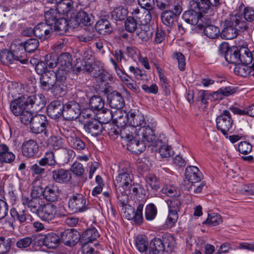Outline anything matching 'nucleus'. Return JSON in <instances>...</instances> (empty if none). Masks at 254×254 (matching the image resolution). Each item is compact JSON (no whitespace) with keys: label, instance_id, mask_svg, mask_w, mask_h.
Segmentation results:
<instances>
[{"label":"nucleus","instance_id":"393cba45","mask_svg":"<svg viewBox=\"0 0 254 254\" xmlns=\"http://www.w3.org/2000/svg\"><path fill=\"white\" fill-rule=\"evenodd\" d=\"M138 137V136L135 134L133 138L129 140L127 143L128 150L135 154H138L142 152L146 146L145 143Z\"/></svg>","mask_w":254,"mask_h":254},{"label":"nucleus","instance_id":"f03ea898","mask_svg":"<svg viewBox=\"0 0 254 254\" xmlns=\"http://www.w3.org/2000/svg\"><path fill=\"white\" fill-rule=\"evenodd\" d=\"M131 172V168L128 163L120 164L118 175L114 182L117 196L122 203H125V199L127 197V192H131L133 184Z\"/></svg>","mask_w":254,"mask_h":254},{"label":"nucleus","instance_id":"4468645a","mask_svg":"<svg viewBox=\"0 0 254 254\" xmlns=\"http://www.w3.org/2000/svg\"><path fill=\"white\" fill-rule=\"evenodd\" d=\"M144 204L140 202L135 211L133 207H129L127 208L125 212V217L128 220H133L135 224L140 225L143 220V208Z\"/></svg>","mask_w":254,"mask_h":254},{"label":"nucleus","instance_id":"603ef678","mask_svg":"<svg viewBox=\"0 0 254 254\" xmlns=\"http://www.w3.org/2000/svg\"><path fill=\"white\" fill-rule=\"evenodd\" d=\"M38 164L42 166H55L57 164L54 154L52 151L46 152L44 157L38 161Z\"/></svg>","mask_w":254,"mask_h":254},{"label":"nucleus","instance_id":"20e7f679","mask_svg":"<svg viewBox=\"0 0 254 254\" xmlns=\"http://www.w3.org/2000/svg\"><path fill=\"white\" fill-rule=\"evenodd\" d=\"M98 230L94 227L87 229L79 236V242L82 246L83 254H94L96 253L94 247L97 243L93 244L99 237Z\"/></svg>","mask_w":254,"mask_h":254},{"label":"nucleus","instance_id":"c9c22d12","mask_svg":"<svg viewBox=\"0 0 254 254\" xmlns=\"http://www.w3.org/2000/svg\"><path fill=\"white\" fill-rule=\"evenodd\" d=\"M61 241V238L54 233H49L45 235L44 239V244L50 249L57 248Z\"/></svg>","mask_w":254,"mask_h":254},{"label":"nucleus","instance_id":"58836bf2","mask_svg":"<svg viewBox=\"0 0 254 254\" xmlns=\"http://www.w3.org/2000/svg\"><path fill=\"white\" fill-rule=\"evenodd\" d=\"M14 239L0 236V254H7L14 244Z\"/></svg>","mask_w":254,"mask_h":254},{"label":"nucleus","instance_id":"680f3d73","mask_svg":"<svg viewBox=\"0 0 254 254\" xmlns=\"http://www.w3.org/2000/svg\"><path fill=\"white\" fill-rule=\"evenodd\" d=\"M146 182L153 190L157 191L159 189L160 185L158 179L154 175L149 174L146 176Z\"/></svg>","mask_w":254,"mask_h":254},{"label":"nucleus","instance_id":"c03bdc74","mask_svg":"<svg viewBox=\"0 0 254 254\" xmlns=\"http://www.w3.org/2000/svg\"><path fill=\"white\" fill-rule=\"evenodd\" d=\"M121 128L118 125L113 123H109L104 127V130L108 134L112 139H115L119 135Z\"/></svg>","mask_w":254,"mask_h":254},{"label":"nucleus","instance_id":"473e14b6","mask_svg":"<svg viewBox=\"0 0 254 254\" xmlns=\"http://www.w3.org/2000/svg\"><path fill=\"white\" fill-rule=\"evenodd\" d=\"M225 58L230 64H236L240 63V48L236 46L230 47L225 54Z\"/></svg>","mask_w":254,"mask_h":254},{"label":"nucleus","instance_id":"13d9d810","mask_svg":"<svg viewBox=\"0 0 254 254\" xmlns=\"http://www.w3.org/2000/svg\"><path fill=\"white\" fill-rule=\"evenodd\" d=\"M157 209L153 203H149L145 209V218L147 221H152L157 215Z\"/></svg>","mask_w":254,"mask_h":254},{"label":"nucleus","instance_id":"a18cd8bd","mask_svg":"<svg viewBox=\"0 0 254 254\" xmlns=\"http://www.w3.org/2000/svg\"><path fill=\"white\" fill-rule=\"evenodd\" d=\"M44 16L46 21L45 23L53 28V25L56 22L57 19L60 17V14L57 10L50 9L45 12Z\"/></svg>","mask_w":254,"mask_h":254},{"label":"nucleus","instance_id":"a878e982","mask_svg":"<svg viewBox=\"0 0 254 254\" xmlns=\"http://www.w3.org/2000/svg\"><path fill=\"white\" fill-rule=\"evenodd\" d=\"M59 69L65 72L66 77L67 72L72 67V58L71 55L68 53H63L59 56L58 61Z\"/></svg>","mask_w":254,"mask_h":254},{"label":"nucleus","instance_id":"39448f33","mask_svg":"<svg viewBox=\"0 0 254 254\" xmlns=\"http://www.w3.org/2000/svg\"><path fill=\"white\" fill-rule=\"evenodd\" d=\"M10 108L12 113L15 116H19L21 122L24 125L29 124L31 115L29 111L26 97L21 96L13 100L10 104Z\"/></svg>","mask_w":254,"mask_h":254},{"label":"nucleus","instance_id":"6e6d98bb","mask_svg":"<svg viewBox=\"0 0 254 254\" xmlns=\"http://www.w3.org/2000/svg\"><path fill=\"white\" fill-rule=\"evenodd\" d=\"M98 119L101 124H105V125L109 124V122L112 119L113 115L111 111L109 109L104 108L98 113Z\"/></svg>","mask_w":254,"mask_h":254},{"label":"nucleus","instance_id":"4be33fe9","mask_svg":"<svg viewBox=\"0 0 254 254\" xmlns=\"http://www.w3.org/2000/svg\"><path fill=\"white\" fill-rule=\"evenodd\" d=\"M11 49L13 55L15 64L19 62L22 64H26L28 63V57L26 52L20 43L18 45H12Z\"/></svg>","mask_w":254,"mask_h":254},{"label":"nucleus","instance_id":"412c9836","mask_svg":"<svg viewBox=\"0 0 254 254\" xmlns=\"http://www.w3.org/2000/svg\"><path fill=\"white\" fill-rule=\"evenodd\" d=\"M84 128L88 133L97 136L101 134L104 130V127L100 121L94 119L86 122L84 125Z\"/></svg>","mask_w":254,"mask_h":254},{"label":"nucleus","instance_id":"cd10ccee","mask_svg":"<svg viewBox=\"0 0 254 254\" xmlns=\"http://www.w3.org/2000/svg\"><path fill=\"white\" fill-rule=\"evenodd\" d=\"M22 203L27 206L31 212L36 213L37 215L44 204L42 198H31L30 199L26 197L22 198Z\"/></svg>","mask_w":254,"mask_h":254},{"label":"nucleus","instance_id":"c85d7f7f","mask_svg":"<svg viewBox=\"0 0 254 254\" xmlns=\"http://www.w3.org/2000/svg\"><path fill=\"white\" fill-rule=\"evenodd\" d=\"M15 158V155L9 151L8 147L4 143L0 144V167L3 163H11Z\"/></svg>","mask_w":254,"mask_h":254},{"label":"nucleus","instance_id":"b1692460","mask_svg":"<svg viewBox=\"0 0 254 254\" xmlns=\"http://www.w3.org/2000/svg\"><path fill=\"white\" fill-rule=\"evenodd\" d=\"M55 205L52 203L43 204L38 216L45 221H49L55 218Z\"/></svg>","mask_w":254,"mask_h":254},{"label":"nucleus","instance_id":"79ce46f5","mask_svg":"<svg viewBox=\"0 0 254 254\" xmlns=\"http://www.w3.org/2000/svg\"><path fill=\"white\" fill-rule=\"evenodd\" d=\"M248 64L241 63L236 64L234 68L235 73L241 76L246 77L251 72L253 73L252 66H248Z\"/></svg>","mask_w":254,"mask_h":254},{"label":"nucleus","instance_id":"5701e85b","mask_svg":"<svg viewBox=\"0 0 254 254\" xmlns=\"http://www.w3.org/2000/svg\"><path fill=\"white\" fill-rule=\"evenodd\" d=\"M107 98L108 103L112 108L119 110L123 108L125 105L123 97L116 91L109 93Z\"/></svg>","mask_w":254,"mask_h":254},{"label":"nucleus","instance_id":"864d4df0","mask_svg":"<svg viewBox=\"0 0 254 254\" xmlns=\"http://www.w3.org/2000/svg\"><path fill=\"white\" fill-rule=\"evenodd\" d=\"M127 10L123 6H120L115 8L111 12V16L116 20H123L125 19L127 15Z\"/></svg>","mask_w":254,"mask_h":254},{"label":"nucleus","instance_id":"ea45409f","mask_svg":"<svg viewBox=\"0 0 254 254\" xmlns=\"http://www.w3.org/2000/svg\"><path fill=\"white\" fill-rule=\"evenodd\" d=\"M105 101L100 96L94 95L89 100V107L91 109L94 111L99 112L105 108Z\"/></svg>","mask_w":254,"mask_h":254},{"label":"nucleus","instance_id":"e433bc0d","mask_svg":"<svg viewBox=\"0 0 254 254\" xmlns=\"http://www.w3.org/2000/svg\"><path fill=\"white\" fill-rule=\"evenodd\" d=\"M207 0H191L190 4L192 8H195L201 15L206 13L210 9Z\"/></svg>","mask_w":254,"mask_h":254},{"label":"nucleus","instance_id":"f8f14e48","mask_svg":"<svg viewBox=\"0 0 254 254\" xmlns=\"http://www.w3.org/2000/svg\"><path fill=\"white\" fill-rule=\"evenodd\" d=\"M29 124L33 132L40 133L46 129L48 125V121L46 116L38 114L33 117L31 116Z\"/></svg>","mask_w":254,"mask_h":254},{"label":"nucleus","instance_id":"6ab92c4d","mask_svg":"<svg viewBox=\"0 0 254 254\" xmlns=\"http://www.w3.org/2000/svg\"><path fill=\"white\" fill-rule=\"evenodd\" d=\"M64 103L60 100L52 101L48 106L47 111L48 116L52 119H56L63 115Z\"/></svg>","mask_w":254,"mask_h":254},{"label":"nucleus","instance_id":"7c9ffc66","mask_svg":"<svg viewBox=\"0 0 254 254\" xmlns=\"http://www.w3.org/2000/svg\"><path fill=\"white\" fill-rule=\"evenodd\" d=\"M66 138L69 145L74 149L81 151L85 148L86 144L81 139L77 136L73 131H70Z\"/></svg>","mask_w":254,"mask_h":254},{"label":"nucleus","instance_id":"72a5a7b5","mask_svg":"<svg viewBox=\"0 0 254 254\" xmlns=\"http://www.w3.org/2000/svg\"><path fill=\"white\" fill-rule=\"evenodd\" d=\"M161 19L164 25L168 27H173L177 22L178 17L173 10H169L162 13Z\"/></svg>","mask_w":254,"mask_h":254},{"label":"nucleus","instance_id":"aec40b11","mask_svg":"<svg viewBox=\"0 0 254 254\" xmlns=\"http://www.w3.org/2000/svg\"><path fill=\"white\" fill-rule=\"evenodd\" d=\"M52 178L56 183L66 184L71 181L72 176L68 170L59 168L52 171Z\"/></svg>","mask_w":254,"mask_h":254},{"label":"nucleus","instance_id":"8fccbe9b","mask_svg":"<svg viewBox=\"0 0 254 254\" xmlns=\"http://www.w3.org/2000/svg\"><path fill=\"white\" fill-rule=\"evenodd\" d=\"M73 8L72 2L70 0H61L57 3L58 12L64 14H67Z\"/></svg>","mask_w":254,"mask_h":254},{"label":"nucleus","instance_id":"0eeeda50","mask_svg":"<svg viewBox=\"0 0 254 254\" xmlns=\"http://www.w3.org/2000/svg\"><path fill=\"white\" fill-rule=\"evenodd\" d=\"M150 120V119H146L141 114L129 112L127 116H120L117 122L121 126H123V124H126L127 123L135 128L137 127H141L144 126L146 124V122Z\"/></svg>","mask_w":254,"mask_h":254},{"label":"nucleus","instance_id":"ddd939ff","mask_svg":"<svg viewBox=\"0 0 254 254\" xmlns=\"http://www.w3.org/2000/svg\"><path fill=\"white\" fill-rule=\"evenodd\" d=\"M81 113L79 104L74 101L68 102L64 105L63 118L67 121L76 119Z\"/></svg>","mask_w":254,"mask_h":254},{"label":"nucleus","instance_id":"774afa93","mask_svg":"<svg viewBox=\"0 0 254 254\" xmlns=\"http://www.w3.org/2000/svg\"><path fill=\"white\" fill-rule=\"evenodd\" d=\"M148 242L142 236H138L136 238L135 245L139 252H145L148 248Z\"/></svg>","mask_w":254,"mask_h":254},{"label":"nucleus","instance_id":"69168bd1","mask_svg":"<svg viewBox=\"0 0 254 254\" xmlns=\"http://www.w3.org/2000/svg\"><path fill=\"white\" fill-rule=\"evenodd\" d=\"M59 57L55 54H48L45 57V62L49 67L54 68L58 65Z\"/></svg>","mask_w":254,"mask_h":254},{"label":"nucleus","instance_id":"09e8293b","mask_svg":"<svg viewBox=\"0 0 254 254\" xmlns=\"http://www.w3.org/2000/svg\"><path fill=\"white\" fill-rule=\"evenodd\" d=\"M252 52L247 47L240 48V63L245 64H252Z\"/></svg>","mask_w":254,"mask_h":254},{"label":"nucleus","instance_id":"f257e3e1","mask_svg":"<svg viewBox=\"0 0 254 254\" xmlns=\"http://www.w3.org/2000/svg\"><path fill=\"white\" fill-rule=\"evenodd\" d=\"M65 72L61 70H49L40 77V87L44 91H51L56 95L63 93L66 88Z\"/></svg>","mask_w":254,"mask_h":254},{"label":"nucleus","instance_id":"a211bd4d","mask_svg":"<svg viewBox=\"0 0 254 254\" xmlns=\"http://www.w3.org/2000/svg\"><path fill=\"white\" fill-rule=\"evenodd\" d=\"M22 154L27 158H32L36 156L39 151L37 142L33 139L23 142L21 146Z\"/></svg>","mask_w":254,"mask_h":254},{"label":"nucleus","instance_id":"9b49d317","mask_svg":"<svg viewBox=\"0 0 254 254\" xmlns=\"http://www.w3.org/2000/svg\"><path fill=\"white\" fill-rule=\"evenodd\" d=\"M29 111L31 115L41 111L45 107L46 103V98L42 94H39L28 96L26 98Z\"/></svg>","mask_w":254,"mask_h":254},{"label":"nucleus","instance_id":"37998d69","mask_svg":"<svg viewBox=\"0 0 254 254\" xmlns=\"http://www.w3.org/2000/svg\"><path fill=\"white\" fill-rule=\"evenodd\" d=\"M123 127L120 130V136L123 139L126 140L127 142L130 139H133L134 136L133 135V132L136 131V129L133 127L126 124H124Z\"/></svg>","mask_w":254,"mask_h":254},{"label":"nucleus","instance_id":"f704fd0d","mask_svg":"<svg viewBox=\"0 0 254 254\" xmlns=\"http://www.w3.org/2000/svg\"><path fill=\"white\" fill-rule=\"evenodd\" d=\"M69 25V21L66 18L60 17L53 25V30L58 34L63 35L68 30Z\"/></svg>","mask_w":254,"mask_h":254},{"label":"nucleus","instance_id":"e2e57ef3","mask_svg":"<svg viewBox=\"0 0 254 254\" xmlns=\"http://www.w3.org/2000/svg\"><path fill=\"white\" fill-rule=\"evenodd\" d=\"M137 21L133 17H127L125 23L126 30L130 33H132L136 30L138 29L137 28Z\"/></svg>","mask_w":254,"mask_h":254},{"label":"nucleus","instance_id":"9d476101","mask_svg":"<svg viewBox=\"0 0 254 254\" xmlns=\"http://www.w3.org/2000/svg\"><path fill=\"white\" fill-rule=\"evenodd\" d=\"M86 203V198L83 194L76 193L69 196L68 206L73 213L82 212L88 209Z\"/></svg>","mask_w":254,"mask_h":254},{"label":"nucleus","instance_id":"338daca9","mask_svg":"<svg viewBox=\"0 0 254 254\" xmlns=\"http://www.w3.org/2000/svg\"><path fill=\"white\" fill-rule=\"evenodd\" d=\"M252 145L247 141H241L238 144V150L243 154H248L252 150Z\"/></svg>","mask_w":254,"mask_h":254},{"label":"nucleus","instance_id":"4c0bfd02","mask_svg":"<svg viewBox=\"0 0 254 254\" xmlns=\"http://www.w3.org/2000/svg\"><path fill=\"white\" fill-rule=\"evenodd\" d=\"M10 214L11 217L7 220L9 225H13L15 221H18L20 223L26 221V215L24 211H18L15 208H12L10 210Z\"/></svg>","mask_w":254,"mask_h":254},{"label":"nucleus","instance_id":"bf43d9fd","mask_svg":"<svg viewBox=\"0 0 254 254\" xmlns=\"http://www.w3.org/2000/svg\"><path fill=\"white\" fill-rule=\"evenodd\" d=\"M34 240L33 236L22 238L16 242V246L20 250H24L30 247Z\"/></svg>","mask_w":254,"mask_h":254},{"label":"nucleus","instance_id":"dca6fc26","mask_svg":"<svg viewBox=\"0 0 254 254\" xmlns=\"http://www.w3.org/2000/svg\"><path fill=\"white\" fill-rule=\"evenodd\" d=\"M80 233L73 229H66L61 233V241L66 246H74L79 242Z\"/></svg>","mask_w":254,"mask_h":254},{"label":"nucleus","instance_id":"a19ab883","mask_svg":"<svg viewBox=\"0 0 254 254\" xmlns=\"http://www.w3.org/2000/svg\"><path fill=\"white\" fill-rule=\"evenodd\" d=\"M95 29L102 35L110 33L112 31L110 23L108 20L104 19H101L96 23Z\"/></svg>","mask_w":254,"mask_h":254},{"label":"nucleus","instance_id":"052dcab7","mask_svg":"<svg viewBox=\"0 0 254 254\" xmlns=\"http://www.w3.org/2000/svg\"><path fill=\"white\" fill-rule=\"evenodd\" d=\"M172 57L177 61L179 69L181 71H184L186 69V59L183 54L180 52H175L173 53Z\"/></svg>","mask_w":254,"mask_h":254},{"label":"nucleus","instance_id":"49530a36","mask_svg":"<svg viewBox=\"0 0 254 254\" xmlns=\"http://www.w3.org/2000/svg\"><path fill=\"white\" fill-rule=\"evenodd\" d=\"M136 34L142 41L146 42L152 37L153 31L148 26L143 25L136 30Z\"/></svg>","mask_w":254,"mask_h":254},{"label":"nucleus","instance_id":"2f4dec72","mask_svg":"<svg viewBox=\"0 0 254 254\" xmlns=\"http://www.w3.org/2000/svg\"><path fill=\"white\" fill-rule=\"evenodd\" d=\"M210 20L209 18H205L203 24L205 25L204 33L205 35L211 39H215L220 35L219 28L215 25L209 24Z\"/></svg>","mask_w":254,"mask_h":254},{"label":"nucleus","instance_id":"4d7b16f0","mask_svg":"<svg viewBox=\"0 0 254 254\" xmlns=\"http://www.w3.org/2000/svg\"><path fill=\"white\" fill-rule=\"evenodd\" d=\"M222 222V219L221 216L215 213L208 214V218L203 223V224L208 226H216Z\"/></svg>","mask_w":254,"mask_h":254},{"label":"nucleus","instance_id":"f3484780","mask_svg":"<svg viewBox=\"0 0 254 254\" xmlns=\"http://www.w3.org/2000/svg\"><path fill=\"white\" fill-rule=\"evenodd\" d=\"M35 36L45 40L50 38L54 32L53 28L44 22L39 23L35 26Z\"/></svg>","mask_w":254,"mask_h":254},{"label":"nucleus","instance_id":"2eb2a0df","mask_svg":"<svg viewBox=\"0 0 254 254\" xmlns=\"http://www.w3.org/2000/svg\"><path fill=\"white\" fill-rule=\"evenodd\" d=\"M73 28H75L78 26H87L91 24V19L89 15L84 11H79L76 14H73L69 20Z\"/></svg>","mask_w":254,"mask_h":254},{"label":"nucleus","instance_id":"de8ad7c7","mask_svg":"<svg viewBox=\"0 0 254 254\" xmlns=\"http://www.w3.org/2000/svg\"><path fill=\"white\" fill-rule=\"evenodd\" d=\"M20 45L26 52L31 53L36 50L39 45V41L35 38H29L23 42H21Z\"/></svg>","mask_w":254,"mask_h":254},{"label":"nucleus","instance_id":"7ed1b4c3","mask_svg":"<svg viewBox=\"0 0 254 254\" xmlns=\"http://www.w3.org/2000/svg\"><path fill=\"white\" fill-rule=\"evenodd\" d=\"M248 29L247 22L243 20L242 15L235 14L226 19L224 24V28L220 33L223 39H233L240 33L244 32Z\"/></svg>","mask_w":254,"mask_h":254},{"label":"nucleus","instance_id":"0e129e2a","mask_svg":"<svg viewBox=\"0 0 254 254\" xmlns=\"http://www.w3.org/2000/svg\"><path fill=\"white\" fill-rule=\"evenodd\" d=\"M70 170L74 175L78 177H82L85 172L82 164L77 161L73 163Z\"/></svg>","mask_w":254,"mask_h":254},{"label":"nucleus","instance_id":"5fc2aeb1","mask_svg":"<svg viewBox=\"0 0 254 254\" xmlns=\"http://www.w3.org/2000/svg\"><path fill=\"white\" fill-rule=\"evenodd\" d=\"M47 146L50 148L57 150L63 145L62 139L58 136H51L46 141Z\"/></svg>","mask_w":254,"mask_h":254},{"label":"nucleus","instance_id":"c756f323","mask_svg":"<svg viewBox=\"0 0 254 254\" xmlns=\"http://www.w3.org/2000/svg\"><path fill=\"white\" fill-rule=\"evenodd\" d=\"M44 198L49 202H54L57 200L60 194L59 187L55 185L46 187L44 189Z\"/></svg>","mask_w":254,"mask_h":254},{"label":"nucleus","instance_id":"423d86ee","mask_svg":"<svg viewBox=\"0 0 254 254\" xmlns=\"http://www.w3.org/2000/svg\"><path fill=\"white\" fill-rule=\"evenodd\" d=\"M156 123L153 119H150L146 122V125L139 127L135 134L146 145L150 143L153 144L156 138Z\"/></svg>","mask_w":254,"mask_h":254},{"label":"nucleus","instance_id":"3c124183","mask_svg":"<svg viewBox=\"0 0 254 254\" xmlns=\"http://www.w3.org/2000/svg\"><path fill=\"white\" fill-rule=\"evenodd\" d=\"M0 61L4 65L15 64L11 50L4 49L0 52Z\"/></svg>","mask_w":254,"mask_h":254},{"label":"nucleus","instance_id":"6e6552de","mask_svg":"<svg viewBox=\"0 0 254 254\" xmlns=\"http://www.w3.org/2000/svg\"><path fill=\"white\" fill-rule=\"evenodd\" d=\"M216 127L224 135L227 134L234 125V121L231 117V114L227 110H224L216 119Z\"/></svg>","mask_w":254,"mask_h":254},{"label":"nucleus","instance_id":"1a4fd4ad","mask_svg":"<svg viewBox=\"0 0 254 254\" xmlns=\"http://www.w3.org/2000/svg\"><path fill=\"white\" fill-rule=\"evenodd\" d=\"M183 18L188 23L197 25L198 28L202 29L205 26L203 22L205 18H207L203 17L195 8H192L189 3V9L183 13Z\"/></svg>","mask_w":254,"mask_h":254},{"label":"nucleus","instance_id":"bb28decb","mask_svg":"<svg viewBox=\"0 0 254 254\" xmlns=\"http://www.w3.org/2000/svg\"><path fill=\"white\" fill-rule=\"evenodd\" d=\"M186 179L191 184L199 182L202 179V175L197 167L193 166L186 169Z\"/></svg>","mask_w":254,"mask_h":254}]
</instances>
